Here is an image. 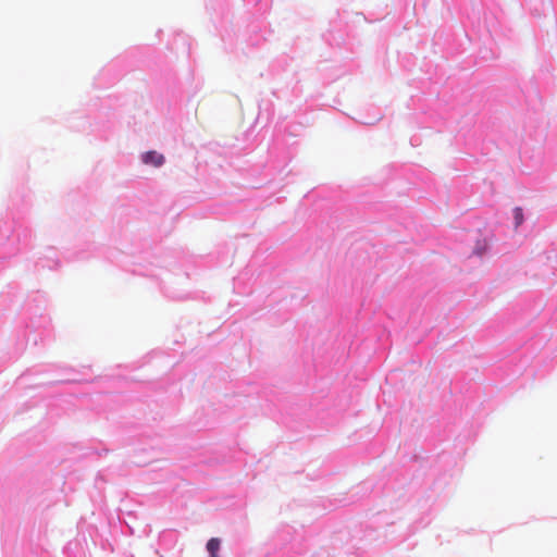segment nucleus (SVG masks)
Wrapping results in <instances>:
<instances>
[{
  "label": "nucleus",
  "mask_w": 557,
  "mask_h": 557,
  "mask_svg": "<svg viewBox=\"0 0 557 557\" xmlns=\"http://www.w3.org/2000/svg\"><path fill=\"white\" fill-rule=\"evenodd\" d=\"M143 162L153 166H160L164 162V157L157 151H148L143 156Z\"/></svg>",
  "instance_id": "f257e3e1"
},
{
  "label": "nucleus",
  "mask_w": 557,
  "mask_h": 557,
  "mask_svg": "<svg viewBox=\"0 0 557 557\" xmlns=\"http://www.w3.org/2000/svg\"><path fill=\"white\" fill-rule=\"evenodd\" d=\"M513 218L517 226H519L523 222V212L521 208H516L513 210Z\"/></svg>",
  "instance_id": "7ed1b4c3"
},
{
  "label": "nucleus",
  "mask_w": 557,
  "mask_h": 557,
  "mask_svg": "<svg viewBox=\"0 0 557 557\" xmlns=\"http://www.w3.org/2000/svg\"><path fill=\"white\" fill-rule=\"evenodd\" d=\"M220 547H221L220 539H218V537L210 539L207 543V550H208L210 557H220L218 554L220 550Z\"/></svg>",
  "instance_id": "f03ea898"
}]
</instances>
